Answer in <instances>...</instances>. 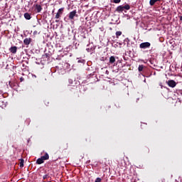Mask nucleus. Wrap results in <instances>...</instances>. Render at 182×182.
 Returning <instances> with one entry per match:
<instances>
[{"label":"nucleus","mask_w":182,"mask_h":182,"mask_svg":"<svg viewBox=\"0 0 182 182\" xmlns=\"http://www.w3.org/2000/svg\"><path fill=\"white\" fill-rule=\"evenodd\" d=\"M43 178H44V180H45V178H46V176H43Z\"/></svg>","instance_id":"nucleus-21"},{"label":"nucleus","mask_w":182,"mask_h":182,"mask_svg":"<svg viewBox=\"0 0 182 182\" xmlns=\"http://www.w3.org/2000/svg\"><path fill=\"white\" fill-rule=\"evenodd\" d=\"M151 46V44L149 42H145V43H141L139 45L140 49H147Z\"/></svg>","instance_id":"nucleus-3"},{"label":"nucleus","mask_w":182,"mask_h":182,"mask_svg":"<svg viewBox=\"0 0 182 182\" xmlns=\"http://www.w3.org/2000/svg\"><path fill=\"white\" fill-rule=\"evenodd\" d=\"M144 69V65H139L138 68L139 72H143V70Z\"/></svg>","instance_id":"nucleus-12"},{"label":"nucleus","mask_w":182,"mask_h":182,"mask_svg":"<svg viewBox=\"0 0 182 182\" xmlns=\"http://www.w3.org/2000/svg\"><path fill=\"white\" fill-rule=\"evenodd\" d=\"M31 42H32V38H26L23 40V43L26 45V46H28Z\"/></svg>","instance_id":"nucleus-7"},{"label":"nucleus","mask_w":182,"mask_h":182,"mask_svg":"<svg viewBox=\"0 0 182 182\" xmlns=\"http://www.w3.org/2000/svg\"><path fill=\"white\" fill-rule=\"evenodd\" d=\"M119 36H122V31H117L116 32V37L119 38Z\"/></svg>","instance_id":"nucleus-14"},{"label":"nucleus","mask_w":182,"mask_h":182,"mask_svg":"<svg viewBox=\"0 0 182 182\" xmlns=\"http://www.w3.org/2000/svg\"><path fill=\"white\" fill-rule=\"evenodd\" d=\"M161 89H163V85H161Z\"/></svg>","instance_id":"nucleus-22"},{"label":"nucleus","mask_w":182,"mask_h":182,"mask_svg":"<svg viewBox=\"0 0 182 182\" xmlns=\"http://www.w3.org/2000/svg\"><path fill=\"white\" fill-rule=\"evenodd\" d=\"M122 2V0H113L114 4H120Z\"/></svg>","instance_id":"nucleus-15"},{"label":"nucleus","mask_w":182,"mask_h":182,"mask_svg":"<svg viewBox=\"0 0 182 182\" xmlns=\"http://www.w3.org/2000/svg\"><path fill=\"white\" fill-rule=\"evenodd\" d=\"M53 10H52V14H53L55 12V6H53Z\"/></svg>","instance_id":"nucleus-19"},{"label":"nucleus","mask_w":182,"mask_h":182,"mask_svg":"<svg viewBox=\"0 0 182 182\" xmlns=\"http://www.w3.org/2000/svg\"><path fill=\"white\" fill-rule=\"evenodd\" d=\"M9 50L11 52V53H16L17 50H18V47L16 46H11L10 48H9Z\"/></svg>","instance_id":"nucleus-8"},{"label":"nucleus","mask_w":182,"mask_h":182,"mask_svg":"<svg viewBox=\"0 0 182 182\" xmlns=\"http://www.w3.org/2000/svg\"><path fill=\"white\" fill-rule=\"evenodd\" d=\"M116 62V58H114V56H111L109 58V63H114Z\"/></svg>","instance_id":"nucleus-9"},{"label":"nucleus","mask_w":182,"mask_h":182,"mask_svg":"<svg viewBox=\"0 0 182 182\" xmlns=\"http://www.w3.org/2000/svg\"><path fill=\"white\" fill-rule=\"evenodd\" d=\"M80 1H83V0H80Z\"/></svg>","instance_id":"nucleus-23"},{"label":"nucleus","mask_w":182,"mask_h":182,"mask_svg":"<svg viewBox=\"0 0 182 182\" xmlns=\"http://www.w3.org/2000/svg\"><path fill=\"white\" fill-rule=\"evenodd\" d=\"M46 160H49V154H46Z\"/></svg>","instance_id":"nucleus-18"},{"label":"nucleus","mask_w":182,"mask_h":182,"mask_svg":"<svg viewBox=\"0 0 182 182\" xmlns=\"http://www.w3.org/2000/svg\"><path fill=\"white\" fill-rule=\"evenodd\" d=\"M167 85L169 86V87H176L177 83L173 80H169L167 82Z\"/></svg>","instance_id":"nucleus-6"},{"label":"nucleus","mask_w":182,"mask_h":182,"mask_svg":"<svg viewBox=\"0 0 182 182\" xmlns=\"http://www.w3.org/2000/svg\"><path fill=\"white\" fill-rule=\"evenodd\" d=\"M76 14H77L76 10H74L70 12L68 16L69 19H70L71 21H73V19H75V16H77Z\"/></svg>","instance_id":"nucleus-5"},{"label":"nucleus","mask_w":182,"mask_h":182,"mask_svg":"<svg viewBox=\"0 0 182 182\" xmlns=\"http://www.w3.org/2000/svg\"><path fill=\"white\" fill-rule=\"evenodd\" d=\"M46 161V155L41 156V158L38 159L36 161L37 164H43Z\"/></svg>","instance_id":"nucleus-4"},{"label":"nucleus","mask_w":182,"mask_h":182,"mask_svg":"<svg viewBox=\"0 0 182 182\" xmlns=\"http://www.w3.org/2000/svg\"><path fill=\"white\" fill-rule=\"evenodd\" d=\"M24 18L27 19V21H29V19H31V14H29V13L24 14Z\"/></svg>","instance_id":"nucleus-10"},{"label":"nucleus","mask_w":182,"mask_h":182,"mask_svg":"<svg viewBox=\"0 0 182 182\" xmlns=\"http://www.w3.org/2000/svg\"><path fill=\"white\" fill-rule=\"evenodd\" d=\"M95 182H102V178H97Z\"/></svg>","instance_id":"nucleus-16"},{"label":"nucleus","mask_w":182,"mask_h":182,"mask_svg":"<svg viewBox=\"0 0 182 182\" xmlns=\"http://www.w3.org/2000/svg\"><path fill=\"white\" fill-rule=\"evenodd\" d=\"M65 11V8H60L58 9L56 15H55V19H60V16L63 15V12Z\"/></svg>","instance_id":"nucleus-2"},{"label":"nucleus","mask_w":182,"mask_h":182,"mask_svg":"<svg viewBox=\"0 0 182 182\" xmlns=\"http://www.w3.org/2000/svg\"><path fill=\"white\" fill-rule=\"evenodd\" d=\"M23 78L21 77V82H23Z\"/></svg>","instance_id":"nucleus-20"},{"label":"nucleus","mask_w":182,"mask_h":182,"mask_svg":"<svg viewBox=\"0 0 182 182\" xmlns=\"http://www.w3.org/2000/svg\"><path fill=\"white\" fill-rule=\"evenodd\" d=\"M20 167H23V160H21L20 162Z\"/></svg>","instance_id":"nucleus-17"},{"label":"nucleus","mask_w":182,"mask_h":182,"mask_svg":"<svg viewBox=\"0 0 182 182\" xmlns=\"http://www.w3.org/2000/svg\"><path fill=\"white\" fill-rule=\"evenodd\" d=\"M159 1L160 0H150L149 4L151 5V6H154V4H156V2H159Z\"/></svg>","instance_id":"nucleus-11"},{"label":"nucleus","mask_w":182,"mask_h":182,"mask_svg":"<svg viewBox=\"0 0 182 182\" xmlns=\"http://www.w3.org/2000/svg\"><path fill=\"white\" fill-rule=\"evenodd\" d=\"M124 9H126V11H129L130 9V5L126 4L125 6H119L116 9V12L120 14V12H123Z\"/></svg>","instance_id":"nucleus-1"},{"label":"nucleus","mask_w":182,"mask_h":182,"mask_svg":"<svg viewBox=\"0 0 182 182\" xmlns=\"http://www.w3.org/2000/svg\"><path fill=\"white\" fill-rule=\"evenodd\" d=\"M36 9L37 10L38 12H39L40 11H42V7L41 6V5H36Z\"/></svg>","instance_id":"nucleus-13"}]
</instances>
